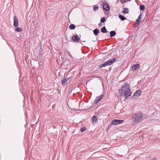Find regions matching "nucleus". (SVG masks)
Masks as SVG:
<instances>
[{
  "label": "nucleus",
  "instance_id": "12",
  "mask_svg": "<svg viewBox=\"0 0 160 160\" xmlns=\"http://www.w3.org/2000/svg\"><path fill=\"white\" fill-rule=\"evenodd\" d=\"M40 50L39 51L38 55V58H40V57H42V48L41 47H40Z\"/></svg>",
  "mask_w": 160,
  "mask_h": 160
},
{
  "label": "nucleus",
  "instance_id": "13",
  "mask_svg": "<svg viewBox=\"0 0 160 160\" xmlns=\"http://www.w3.org/2000/svg\"><path fill=\"white\" fill-rule=\"evenodd\" d=\"M141 15L142 14H141L139 16L138 18L136 20V24H138L140 22V20L142 18Z\"/></svg>",
  "mask_w": 160,
  "mask_h": 160
},
{
  "label": "nucleus",
  "instance_id": "15",
  "mask_svg": "<svg viewBox=\"0 0 160 160\" xmlns=\"http://www.w3.org/2000/svg\"><path fill=\"white\" fill-rule=\"evenodd\" d=\"M110 37H112L115 36L116 34V32L115 31H112L110 32Z\"/></svg>",
  "mask_w": 160,
  "mask_h": 160
},
{
  "label": "nucleus",
  "instance_id": "10",
  "mask_svg": "<svg viewBox=\"0 0 160 160\" xmlns=\"http://www.w3.org/2000/svg\"><path fill=\"white\" fill-rule=\"evenodd\" d=\"M140 68V65L139 64L133 65L132 67V69L133 71L136 70Z\"/></svg>",
  "mask_w": 160,
  "mask_h": 160
},
{
  "label": "nucleus",
  "instance_id": "25",
  "mask_svg": "<svg viewBox=\"0 0 160 160\" xmlns=\"http://www.w3.org/2000/svg\"><path fill=\"white\" fill-rule=\"evenodd\" d=\"M106 21L105 18L104 17H102L101 18L100 20V22L101 23H103Z\"/></svg>",
  "mask_w": 160,
  "mask_h": 160
},
{
  "label": "nucleus",
  "instance_id": "26",
  "mask_svg": "<svg viewBox=\"0 0 160 160\" xmlns=\"http://www.w3.org/2000/svg\"><path fill=\"white\" fill-rule=\"evenodd\" d=\"M131 0H121L120 2L122 3H126L128 1H130Z\"/></svg>",
  "mask_w": 160,
  "mask_h": 160
},
{
  "label": "nucleus",
  "instance_id": "24",
  "mask_svg": "<svg viewBox=\"0 0 160 160\" xmlns=\"http://www.w3.org/2000/svg\"><path fill=\"white\" fill-rule=\"evenodd\" d=\"M86 130V128L85 127H83L81 128L80 129V132H84Z\"/></svg>",
  "mask_w": 160,
  "mask_h": 160
},
{
  "label": "nucleus",
  "instance_id": "16",
  "mask_svg": "<svg viewBox=\"0 0 160 160\" xmlns=\"http://www.w3.org/2000/svg\"><path fill=\"white\" fill-rule=\"evenodd\" d=\"M101 32L103 33H106L107 32V31L105 27H103L101 29Z\"/></svg>",
  "mask_w": 160,
  "mask_h": 160
},
{
  "label": "nucleus",
  "instance_id": "5",
  "mask_svg": "<svg viewBox=\"0 0 160 160\" xmlns=\"http://www.w3.org/2000/svg\"><path fill=\"white\" fill-rule=\"evenodd\" d=\"M141 93V90H140L137 91L136 92L134 93L132 97V99H135L137 96H139Z\"/></svg>",
  "mask_w": 160,
  "mask_h": 160
},
{
  "label": "nucleus",
  "instance_id": "4",
  "mask_svg": "<svg viewBox=\"0 0 160 160\" xmlns=\"http://www.w3.org/2000/svg\"><path fill=\"white\" fill-rule=\"evenodd\" d=\"M123 121L124 120L116 119L112 121V123L113 125H116L122 123Z\"/></svg>",
  "mask_w": 160,
  "mask_h": 160
},
{
  "label": "nucleus",
  "instance_id": "17",
  "mask_svg": "<svg viewBox=\"0 0 160 160\" xmlns=\"http://www.w3.org/2000/svg\"><path fill=\"white\" fill-rule=\"evenodd\" d=\"M119 18L122 21H124L127 19L126 18L120 14L119 15Z\"/></svg>",
  "mask_w": 160,
  "mask_h": 160
},
{
  "label": "nucleus",
  "instance_id": "1",
  "mask_svg": "<svg viewBox=\"0 0 160 160\" xmlns=\"http://www.w3.org/2000/svg\"><path fill=\"white\" fill-rule=\"evenodd\" d=\"M121 97L124 96L125 100L129 98L131 95L132 92L130 91V87L128 86V83L126 82L124 85L119 90Z\"/></svg>",
  "mask_w": 160,
  "mask_h": 160
},
{
  "label": "nucleus",
  "instance_id": "27",
  "mask_svg": "<svg viewBox=\"0 0 160 160\" xmlns=\"http://www.w3.org/2000/svg\"><path fill=\"white\" fill-rule=\"evenodd\" d=\"M93 10L94 11H96L98 10V6H93Z\"/></svg>",
  "mask_w": 160,
  "mask_h": 160
},
{
  "label": "nucleus",
  "instance_id": "28",
  "mask_svg": "<svg viewBox=\"0 0 160 160\" xmlns=\"http://www.w3.org/2000/svg\"><path fill=\"white\" fill-rule=\"evenodd\" d=\"M112 125H113V124H112V121H111V122L110 123V124L108 126L107 128H108V129L110 128Z\"/></svg>",
  "mask_w": 160,
  "mask_h": 160
},
{
  "label": "nucleus",
  "instance_id": "21",
  "mask_svg": "<svg viewBox=\"0 0 160 160\" xmlns=\"http://www.w3.org/2000/svg\"><path fill=\"white\" fill-rule=\"evenodd\" d=\"M139 8L141 11H144L145 9L144 6L142 5L140 6Z\"/></svg>",
  "mask_w": 160,
  "mask_h": 160
},
{
  "label": "nucleus",
  "instance_id": "14",
  "mask_svg": "<svg viewBox=\"0 0 160 160\" xmlns=\"http://www.w3.org/2000/svg\"><path fill=\"white\" fill-rule=\"evenodd\" d=\"M93 32L94 33V34L97 36L98 35L99 32V30L98 29H95L93 31Z\"/></svg>",
  "mask_w": 160,
  "mask_h": 160
},
{
  "label": "nucleus",
  "instance_id": "20",
  "mask_svg": "<svg viewBox=\"0 0 160 160\" xmlns=\"http://www.w3.org/2000/svg\"><path fill=\"white\" fill-rule=\"evenodd\" d=\"M67 80L65 79H62L61 82L63 86L65 85V83L67 82Z\"/></svg>",
  "mask_w": 160,
  "mask_h": 160
},
{
  "label": "nucleus",
  "instance_id": "22",
  "mask_svg": "<svg viewBox=\"0 0 160 160\" xmlns=\"http://www.w3.org/2000/svg\"><path fill=\"white\" fill-rule=\"evenodd\" d=\"M15 30L17 32H19L22 31V29L21 28L19 27L15 29Z\"/></svg>",
  "mask_w": 160,
  "mask_h": 160
},
{
  "label": "nucleus",
  "instance_id": "9",
  "mask_svg": "<svg viewBox=\"0 0 160 160\" xmlns=\"http://www.w3.org/2000/svg\"><path fill=\"white\" fill-rule=\"evenodd\" d=\"M103 8L105 11H108L110 9L109 6L107 4L103 3Z\"/></svg>",
  "mask_w": 160,
  "mask_h": 160
},
{
  "label": "nucleus",
  "instance_id": "31",
  "mask_svg": "<svg viewBox=\"0 0 160 160\" xmlns=\"http://www.w3.org/2000/svg\"><path fill=\"white\" fill-rule=\"evenodd\" d=\"M153 160H157V159L156 158H153Z\"/></svg>",
  "mask_w": 160,
  "mask_h": 160
},
{
  "label": "nucleus",
  "instance_id": "32",
  "mask_svg": "<svg viewBox=\"0 0 160 160\" xmlns=\"http://www.w3.org/2000/svg\"><path fill=\"white\" fill-rule=\"evenodd\" d=\"M137 26H137L134 25V27H136Z\"/></svg>",
  "mask_w": 160,
  "mask_h": 160
},
{
  "label": "nucleus",
  "instance_id": "23",
  "mask_svg": "<svg viewBox=\"0 0 160 160\" xmlns=\"http://www.w3.org/2000/svg\"><path fill=\"white\" fill-rule=\"evenodd\" d=\"M106 66H106L105 62H104V63L100 64L99 65V68H102L103 67H105Z\"/></svg>",
  "mask_w": 160,
  "mask_h": 160
},
{
  "label": "nucleus",
  "instance_id": "30",
  "mask_svg": "<svg viewBox=\"0 0 160 160\" xmlns=\"http://www.w3.org/2000/svg\"><path fill=\"white\" fill-rule=\"evenodd\" d=\"M71 78V77H69L68 78H66L65 79L67 80V81H68V80H69Z\"/></svg>",
  "mask_w": 160,
  "mask_h": 160
},
{
  "label": "nucleus",
  "instance_id": "11",
  "mask_svg": "<svg viewBox=\"0 0 160 160\" xmlns=\"http://www.w3.org/2000/svg\"><path fill=\"white\" fill-rule=\"evenodd\" d=\"M97 118L96 116H94L92 117V122L93 124L96 123L97 122Z\"/></svg>",
  "mask_w": 160,
  "mask_h": 160
},
{
  "label": "nucleus",
  "instance_id": "6",
  "mask_svg": "<svg viewBox=\"0 0 160 160\" xmlns=\"http://www.w3.org/2000/svg\"><path fill=\"white\" fill-rule=\"evenodd\" d=\"M72 39L75 42H79L81 40L80 39L77 35L73 36L72 37Z\"/></svg>",
  "mask_w": 160,
  "mask_h": 160
},
{
  "label": "nucleus",
  "instance_id": "29",
  "mask_svg": "<svg viewBox=\"0 0 160 160\" xmlns=\"http://www.w3.org/2000/svg\"><path fill=\"white\" fill-rule=\"evenodd\" d=\"M98 26H99V27H101L102 26V23H99L98 24Z\"/></svg>",
  "mask_w": 160,
  "mask_h": 160
},
{
  "label": "nucleus",
  "instance_id": "7",
  "mask_svg": "<svg viewBox=\"0 0 160 160\" xmlns=\"http://www.w3.org/2000/svg\"><path fill=\"white\" fill-rule=\"evenodd\" d=\"M14 19V22L13 26L15 27H17L18 26V19L16 16H14L13 18Z\"/></svg>",
  "mask_w": 160,
  "mask_h": 160
},
{
  "label": "nucleus",
  "instance_id": "2",
  "mask_svg": "<svg viewBox=\"0 0 160 160\" xmlns=\"http://www.w3.org/2000/svg\"><path fill=\"white\" fill-rule=\"evenodd\" d=\"M132 121L136 122H140L142 120V115L141 113L135 114L132 116Z\"/></svg>",
  "mask_w": 160,
  "mask_h": 160
},
{
  "label": "nucleus",
  "instance_id": "33",
  "mask_svg": "<svg viewBox=\"0 0 160 160\" xmlns=\"http://www.w3.org/2000/svg\"><path fill=\"white\" fill-rule=\"evenodd\" d=\"M70 57L71 58L72 57V56H71V55H70Z\"/></svg>",
  "mask_w": 160,
  "mask_h": 160
},
{
  "label": "nucleus",
  "instance_id": "19",
  "mask_svg": "<svg viewBox=\"0 0 160 160\" xmlns=\"http://www.w3.org/2000/svg\"><path fill=\"white\" fill-rule=\"evenodd\" d=\"M75 26L74 24H72L71 25H70L69 26V29L71 30L74 29L75 28Z\"/></svg>",
  "mask_w": 160,
  "mask_h": 160
},
{
  "label": "nucleus",
  "instance_id": "3",
  "mask_svg": "<svg viewBox=\"0 0 160 160\" xmlns=\"http://www.w3.org/2000/svg\"><path fill=\"white\" fill-rule=\"evenodd\" d=\"M116 60V58H112L109 59L107 61L105 62V63L107 66H109L112 65L113 62H115Z\"/></svg>",
  "mask_w": 160,
  "mask_h": 160
},
{
  "label": "nucleus",
  "instance_id": "18",
  "mask_svg": "<svg viewBox=\"0 0 160 160\" xmlns=\"http://www.w3.org/2000/svg\"><path fill=\"white\" fill-rule=\"evenodd\" d=\"M122 12L125 14L128 13L129 12L128 9L127 8H124Z\"/></svg>",
  "mask_w": 160,
  "mask_h": 160
},
{
  "label": "nucleus",
  "instance_id": "8",
  "mask_svg": "<svg viewBox=\"0 0 160 160\" xmlns=\"http://www.w3.org/2000/svg\"><path fill=\"white\" fill-rule=\"evenodd\" d=\"M104 96V94H102L99 97H97L94 101V103L95 104L98 103L101 100V99L103 98Z\"/></svg>",
  "mask_w": 160,
  "mask_h": 160
}]
</instances>
